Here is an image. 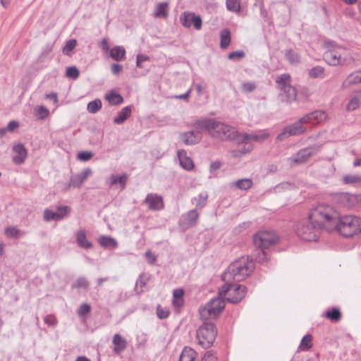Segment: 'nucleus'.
I'll list each match as a JSON object with an SVG mask.
<instances>
[{"label":"nucleus","mask_w":361,"mask_h":361,"mask_svg":"<svg viewBox=\"0 0 361 361\" xmlns=\"http://www.w3.org/2000/svg\"><path fill=\"white\" fill-rule=\"evenodd\" d=\"M169 7L168 2L159 3L156 7V11L154 14L155 18H166L168 16L167 8Z\"/></svg>","instance_id":"obj_33"},{"label":"nucleus","mask_w":361,"mask_h":361,"mask_svg":"<svg viewBox=\"0 0 361 361\" xmlns=\"http://www.w3.org/2000/svg\"><path fill=\"white\" fill-rule=\"evenodd\" d=\"M322 149V145H313L303 148L292 157V161L297 164L305 163L310 157L320 152Z\"/></svg>","instance_id":"obj_10"},{"label":"nucleus","mask_w":361,"mask_h":361,"mask_svg":"<svg viewBox=\"0 0 361 361\" xmlns=\"http://www.w3.org/2000/svg\"><path fill=\"white\" fill-rule=\"evenodd\" d=\"M359 104L360 99L357 97H354L347 104L346 109L348 111H354L359 106Z\"/></svg>","instance_id":"obj_51"},{"label":"nucleus","mask_w":361,"mask_h":361,"mask_svg":"<svg viewBox=\"0 0 361 361\" xmlns=\"http://www.w3.org/2000/svg\"><path fill=\"white\" fill-rule=\"evenodd\" d=\"M236 134V130L228 125L220 123L218 121L215 122L214 131L212 133V137L222 140H233Z\"/></svg>","instance_id":"obj_8"},{"label":"nucleus","mask_w":361,"mask_h":361,"mask_svg":"<svg viewBox=\"0 0 361 361\" xmlns=\"http://www.w3.org/2000/svg\"><path fill=\"white\" fill-rule=\"evenodd\" d=\"M76 240L79 247L84 249H90L93 245L90 242L86 237V232L85 230H80L76 234Z\"/></svg>","instance_id":"obj_23"},{"label":"nucleus","mask_w":361,"mask_h":361,"mask_svg":"<svg viewBox=\"0 0 361 361\" xmlns=\"http://www.w3.org/2000/svg\"><path fill=\"white\" fill-rule=\"evenodd\" d=\"M64 218L63 214H56V212H52L48 209H46L44 211V219L46 221H60Z\"/></svg>","instance_id":"obj_35"},{"label":"nucleus","mask_w":361,"mask_h":361,"mask_svg":"<svg viewBox=\"0 0 361 361\" xmlns=\"http://www.w3.org/2000/svg\"><path fill=\"white\" fill-rule=\"evenodd\" d=\"M300 121L305 126V124L311 123L314 121L312 114L309 113L300 118Z\"/></svg>","instance_id":"obj_64"},{"label":"nucleus","mask_w":361,"mask_h":361,"mask_svg":"<svg viewBox=\"0 0 361 361\" xmlns=\"http://www.w3.org/2000/svg\"><path fill=\"white\" fill-rule=\"evenodd\" d=\"M216 336L217 329L215 325L208 321H204L196 331L197 344L204 349H208L213 345Z\"/></svg>","instance_id":"obj_4"},{"label":"nucleus","mask_w":361,"mask_h":361,"mask_svg":"<svg viewBox=\"0 0 361 361\" xmlns=\"http://www.w3.org/2000/svg\"><path fill=\"white\" fill-rule=\"evenodd\" d=\"M102 108V102L99 99H96L88 103L87 109L91 114H95Z\"/></svg>","instance_id":"obj_38"},{"label":"nucleus","mask_w":361,"mask_h":361,"mask_svg":"<svg viewBox=\"0 0 361 361\" xmlns=\"http://www.w3.org/2000/svg\"><path fill=\"white\" fill-rule=\"evenodd\" d=\"M170 312L166 308H163L160 305L157 307V314L159 319H166L169 316Z\"/></svg>","instance_id":"obj_50"},{"label":"nucleus","mask_w":361,"mask_h":361,"mask_svg":"<svg viewBox=\"0 0 361 361\" xmlns=\"http://www.w3.org/2000/svg\"><path fill=\"white\" fill-rule=\"evenodd\" d=\"M222 311V306L219 308L212 307V303L208 302L204 307L200 309V319L207 321L209 319H216Z\"/></svg>","instance_id":"obj_13"},{"label":"nucleus","mask_w":361,"mask_h":361,"mask_svg":"<svg viewBox=\"0 0 361 361\" xmlns=\"http://www.w3.org/2000/svg\"><path fill=\"white\" fill-rule=\"evenodd\" d=\"M100 245L103 247H111L115 249L118 247V243L114 238L111 236L102 235L99 239Z\"/></svg>","instance_id":"obj_27"},{"label":"nucleus","mask_w":361,"mask_h":361,"mask_svg":"<svg viewBox=\"0 0 361 361\" xmlns=\"http://www.w3.org/2000/svg\"><path fill=\"white\" fill-rule=\"evenodd\" d=\"M312 336L310 334H307L302 338L299 348L302 350H307L312 346Z\"/></svg>","instance_id":"obj_39"},{"label":"nucleus","mask_w":361,"mask_h":361,"mask_svg":"<svg viewBox=\"0 0 361 361\" xmlns=\"http://www.w3.org/2000/svg\"><path fill=\"white\" fill-rule=\"evenodd\" d=\"M105 98L111 105H119L123 102V97L114 90L106 94Z\"/></svg>","instance_id":"obj_31"},{"label":"nucleus","mask_w":361,"mask_h":361,"mask_svg":"<svg viewBox=\"0 0 361 361\" xmlns=\"http://www.w3.org/2000/svg\"><path fill=\"white\" fill-rule=\"evenodd\" d=\"M90 286L89 281L85 277H79L76 281L72 285L73 288H85L87 289Z\"/></svg>","instance_id":"obj_44"},{"label":"nucleus","mask_w":361,"mask_h":361,"mask_svg":"<svg viewBox=\"0 0 361 361\" xmlns=\"http://www.w3.org/2000/svg\"><path fill=\"white\" fill-rule=\"evenodd\" d=\"M245 56V52L243 50L233 51L228 54V59L229 60L241 59Z\"/></svg>","instance_id":"obj_52"},{"label":"nucleus","mask_w":361,"mask_h":361,"mask_svg":"<svg viewBox=\"0 0 361 361\" xmlns=\"http://www.w3.org/2000/svg\"><path fill=\"white\" fill-rule=\"evenodd\" d=\"M314 121L320 122L326 118V114L323 111H314L311 112Z\"/></svg>","instance_id":"obj_54"},{"label":"nucleus","mask_w":361,"mask_h":361,"mask_svg":"<svg viewBox=\"0 0 361 361\" xmlns=\"http://www.w3.org/2000/svg\"><path fill=\"white\" fill-rule=\"evenodd\" d=\"M325 317L331 322H336L341 319V312L338 307H333L325 312Z\"/></svg>","instance_id":"obj_34"},{"label":"nucleus","mask_w":361,"mask_h":361,"mask_svg":"<svg viewBox=\"0 0 361 361\" xmlns=\"http://www.w3.org/2000/svg\"><path fill=\"white\" fill-rule=\"evenodd\" d=\"M92 174V171L90 168L85 169L80 173L73 175L69 182L66 185V189L70 188H79L83 183Z\"/></svg>","instance_id":"obj_12"},{"label":"nucleus","mask_w":361,"mask_h":361,"mask_svg":"<svg viewBox=\"0 0 361 361\" xmlns=\"http://www.w3.org/2000/svg\"><path fill=\"white\" fill-rule=\"evenodd\" d=\"M278 237L270 231H259L253 237V243L256 247L265 250L276 243Z\"/></svg>","instance_id":"obj_7"},{"label":"nucleus","mask_w":361,"mask_h":361,"mask_svg":"<svg viewBox=\"0 0 361 361\" xmlns=\"http://www.w3.org/2000/svg\"><path fill=\"white\" fill-rule=\"evenodd\" d=\"M112 343L114 344V352L117 354L123 351L127 347L126 339L118 334H116L114 336Z\"/></svg>","instance_id":"obj_21"},{"label":"nucleus","mask_w":361,"mask_h":361,"mask_svg":"<svg viewBox=\"0 0 361 361\" xmlns=\"http://www.w3.org/2000/svg\"><path fill=\"white\" fill-rule=\"evenodd\" d=\"M66 75L71 79L76 80L80 75V71L75 66H69L66 68Z\"/></svg>","instance_id":"obj_45"},{"label":"nucleus","mask_w":361,"mask_h":361,"mask_svg":"<svg viewBox=\"0 0 361 361\" xmlns=\"http://www.w3.org/2000/svg\"><path fill=\"white\" fill-rule=\"evenodd\" d=\"M184 291L183 289H176L173 293V305L176 308L179 309L184 304Z\"/></svg>","instance_id":"obj_25"},{"label":"nucleus","mask_w":361,"mask_h":361,"mask_svg":"<svg viewBox=\"0 0 361 361\" xmlns=\"http://www.w3.org/2000/svg\"><path fill=\"white\" fill-rule=\"evenodd\" d=\"M242 88L246 92H251L255 90L256 85L253 82H245L243 84Z\"/></svg>","instance_id":"obj_61"},{"label":"nucleus","mask_w":361,"mask_h":361,"mask_svg":"<svg viewBox=\"0 0 361 361\" xmlns=\"http://www.w3.org/2000/svg\"><path fill=\"white\" fill-rule=\"evenodd\" d=\"M128 178V177L126 173H123L119 176L115 174H112L110 176L111 181L109 185V186H112L114 185L119 184L121 185V190H124L126 188Z\"/></svg>","instance_id":"obj_24"},{"label":"nucleus","mask_w":361,"mask_h":361,"mask_svg":"<svg viewBox=\"0 0 361 361\" xmlns=\"http://www.w3.org/2000/svg\"><path fill=\"white\" fill-rule=\"evenodd\" d=\"M343 182L345 184L355 185L361 183V176L360 175H345L343 178Z\"/></svg>","instance_id":"obj_43"},{"label":"nucleus","mask_w":361,"mask_h":361,"mask_svg":"<svg viewBox=\"0 0 361 361\" xmlns=\"http://www.w3.org/2000/svg\"><path fill=\"white\" fill-rule=\"evenodd\" d=\"M291 77L289 73H283L276 79L278 88L283 92L284 98L283 102L289 104L297 99L298 91L296 88L290 85Z\"/></svg>","instance_id":"obj_5"},{"label":"nucleus","mask_w":361,"mask_h":361,"mask_svg":"<svg viewBox=\"0 0 361 361\" xmlns=\"http://www.w3.org/2000/svg\"><path fill=\"white\" fill-rule=\"evenodd\" d=\"M180 166L187 171H191L194 169V163L192 159L187 156L184 149L178 151L177 153Z\"/></svg>","instance_id":"obj_19"},{"label":"nucleus","mask_w":361,"mask_h":361,"mask_svg":"<svg viewBox=\"0 0 361 361\" xmlns=\"http://www.w3.org/2000/svg\"><path fill=\"white\" fill-rule=\"evenodd\" d=\"M44 322L49 326H56L58 324L57 319L53 314L47 315L44 319Z\"/></svg>","instance_id":"obj_53"},{"label":"nucleus","mask_w":361,"mask_h":361,"mask_svg":"<svg viewBox=\"0 0 361 361\" xmlns=\"http://www.w3.org/2000/svg\"><path fill=\"white\" fill-rule=\"evenodd\" d=\"M225 282V284L219 290L221 296L228 295L227 300L231 303H238L245 298L247 293L246 286Z\"/></svg>","instance_id":"obj_6"},{"label":"nucleus","mask_w":361,"mask_h":361,"mask_svg":"<svg viewBox=\"0 0 361 361\" xmlns=\"http://www.w3.org/2000/svg\"><path fill=\"white\" fill-rule=\"evenodd\" d=\"M324 47L326 50H341L343 47L338 45L336 42L333 40H325L324 42Z\"/></svg>","instance_id":"obj_48"},{"label":"nucleus","mask_w":361,"mask_h":361,"mask_svg":"<svg viewBox=\"0 0 361 361\" xmlns=\"http://www.w3.org/2000/svg\"><path fill=\"white\" fill-rule=\"evenodd\" d=\"M201 361H217V357L214 355L212 350H208L204 355Z\"/></svg>","instance_id":"obj_59"},{"label":"nucleus","mask_w":361,"mask_h":361,"mask_svg":"<svg viewBox=\"0 0 361 361\" xmlns=\"http://www.w3.org/2000/svg\"><path fill=\"white\" fill-rule=\"evenodd\" d=\"M5 235L9 238H18L23 235L25 232L19 229L17 226H8L4 230Z\"/></svg>","instance_id":"obj_29"},{"label":"nucleus","mask_w":361,"mask_h":361,"mask_svg":"<svg viewBox=\"0 0 361 361\" xmlns=\"http://www.w3.org/2000/svg\"><path fill=\"white\" fill-rule=\"evenodd\" d=\"M91 311V306L86 302L82 303L78 309L77 314L79 317H82L88 314Z\"/></svg>","instance_id":"obj_47"},{"label":"nucleus","mask_w":361,"mask_h":361,"mask_svg":"<svg viewBox=\"0 0 361 361\" xmlns=\"http://www.w3.org/2000/svg\"><path fill=\"white\" fill-rule=\"evenodd\" d=\"M236 134L232 141H235L238 144H247L250 140L249 134L247 133H239L236 130Z\"/></svg>","instance_id":"obj_46"},{"label":"nucleus","mask_w":361,"mask_h":361,"mask_svg":"<svg viewBox=\"0 0 361 361\" xmlns=\"http://www.w3.org/2000/svg\"><path fill=\"white\" fill-rule=\"evenodd\" d=\"M145 257L150 264H154L157 261V257L150 250L145 252Z\"/></svg>","instance_id":"obj_63"},{"label":"nucleus","mask_w":361,"mask_h":361,"mask_svg":"<svg viewBox=\"0 0 361 361\" xmlns=\"http://www.w3.org/2000/svg\"><path fill=\"white\" fill-rule=\"evenodd\" d=\"M198 217L199 214L196 209L190 210L182 216V224L187 227L193 226L196 224Z\"/></svg>","instance_id":"obj_20"},{"label":"nucleus","mask_w":361,"mask_h":361,"mask_svg":"<svg viewBox=\"0 0 361 361\" xmlns=\"http://www.w3.org/2000/svg\"><path fill=\"white\" fill-rule=\"evenodd\" d=\"M196 352L191 348L185 347L179 357V361H195Z\"/></svg>","instance_id":"obj_28"},{"label":"nucleus","mask_w":361,"mask_h":361,"mask_svg":"<svg viewBox=\"0 0 361 361\" xmlns=\"http://www.w3.org/2000/svg\"><path fill=\"white\" fill-rule=\"evenodd\" d=\"M345 83H348V85L361 83V71H355L349 75Z\"/></svg>","instance_id":"obj_41"},{"label":"nucleus","mask_w":361,"mask_h":361,"mask_svg":"<svg viewBox=\"0 0 361 361\" xmlns=\"http://www.w3.org/2000/svg\"><path fill=\"white\" fill-rule=\"evenodd\" d=\"M226 4L229 11L238 13L240 11V0H226Z\"/></svg>","instance_id":"obj_40"},{"label":"nucleus","mask_w":361,"mask_h":361,"mask_svg":"<svg viewBox=\"0 0 361 361\" xmlns=\"http://www.w3.org/2000/svg\"><path fill=\"white\" fill-rule=\"evenodd\" d=\"M255 260L261 264L267 262V253L264 251V250L259 249L258 254L255 257Z\"/></svg>","instance_id":"obj_55"},{"label":"nucleus","mask_w":361,"mask_h":361,"mask_svg":"<svg viewBox=\"0 0 361 361\" xmlns=\"http://www.w3.org/2000/svg\"><path fill=\"white\" fill-rule=\"evenodd\" d=\"M180 138L185 145H193L201 141L202 135L195 129L194 130L182 133L180 135Z\"/></svg>","instance_id":"obj_16"},{"label":"nucleus","mask_w":361,"mask_h":361,"mask_svg":"<svg viewBox=\"0 0 361 361\" xmlns=\"http://www.w3.org/2000/svg\"><path fill=\"white\" fill-rule=\"evenodd\" d=\"M255 269V264L252 258L249 256H243L232 262L225 271L221 279L224 281L230 282L231 279L239 282L248 277Z\"/></svg>","instance_id":"obj_2"},{"label":"nucleus","mask_w":361,"mask_h":361,"mask_svg":"<svg viewBox=\"0 0 361 361\" xmlns=\"http://www.w3.org/2000/svg\"><path fill=\"white\" fill-rule=\"evenodd\" d=\"M216 121L212 118L197 119L193 122L192 126L195 128L196 131L202 134L203 130L207 131L211 136L214 131Z\"/></svg>","instance_id":"obj_15"},{"label":"nucleus","mask_w":361,"mask_h":361,"mask_svg":"<svg viewBox=\"0 0 361 361\" xmlns=\"http://www.w3.org/2000/svg\"><path fill=\"white\" fill-rule=\"evenodd\" d=\"M144 202L148 206L149 210L159 211L164 208L162 197L154 193L148 194Z\"/></svg>","instance_id":"obj_14"},{"label":"nucleus","mask_w":361,"mask_h":361,"mask_svg":"<svg viewBox=\"0 0 361 361\" xmlns=\"http://www.w3.org/2000/svg\"><path fill=\"white\" fill-rule=\"evenodd\" d=\"M340 50H326L323 57L324 61L331 66H337L341 63V54Z\"/></svg>","instance_id":"obj_18"},{"label":"nucleus","mask_w":361,"mask_h":361,"mask_svg":"<svg viewBox=\"0 0 361 361\" xmlns=\"http://www.w3.org/2000/svg\"><path fill=\"white\" fill-rule=\"evenodd\" d=\"M345 238H352L361 233V218L353 215H345L339 217L337 214L336 221L332 226Z\"/></svg>","instance_id":"obj_3"},{"label":"nucleus","mask_w":361,"mask_h":361,"mask_svg":"<svg viewBox=\"0 0 361 361\" xmlns=\"http://www.w3.org/2000/svg\"><path fill=\"white\" fill-rule=\"evenodd\" d=\"M306 130V127L298 119L296 122L284 127L282 131L277 135L276 140L283 141L288 137L301 135Z\"/></svg>","instance_id":"obj_9"},{"label":"nucleus","mask_w":361,"mask_h":361,"mask_svg":"<svg viewBox=\"0 0 361 361\" xmlns=\"http://www.w3.org/2000/svg\"><path fill=\"white\" fill-rule=\"evenodd\" d=\"M71 212V208L68 206H59L57 207V212H56V214H63L64 217Z\"/></svg>","instance_id":"obj_62"},{"label":"nucleus","mask_w":361,"mask_h":361,"mask_svg":"<svg viewBox=\"0 0 361 361\" xmlns=\"http://www.w3.org/2000/svg\"><path fill=\"white\" fill-rule=\"evenodd\" d=\"M13 151L16 154L13 157V161L16 164L20 165L24 163L27 156V152L22 143H18L13 147Z\"/></svg>","instance_id":"obj_17"},{"label":"nucleus","mask_w":361,"mask_h":361,"mask_svg":"<svg viewBox=\"0 0 361 361\" xmlns=\"http://www.w3.org/2000/svg\"><path fill=\"white\" fill-rule=\"evenodd\" d=\"M285 57L292 65L298 64L300 62V54L293 49L286 50Z\"/></svg>","instance_id":"obj_32"},{"label":"nucleus","mask_w":361,"mask_h":361,"mask_svg":"<svg viewBox=\"0 0 361 361\" xmlns=\"http://www.w3.org/2000/svg\"><path fill=\"white\" fill-rule=\"evenodd\" d=\"M77 45V40L75 39H69L66 42V45L63 48V54L69 56L72 51L75 49Z\"/></svg>","instance_id":"obj_42"},{"label":"nucleus","mask_w":361,"mask_h":361,"mask_svg":"<svg viewBox=\"0 0 361 361\" xmlns=\"http://www.w3.org/2000/svg\"><path fill=\"white\" fill-rule=\"evenodd\" d=\"M231 39V31L227 28L223 29L220 33V47L223 49H227Z\"/></svg>","instance_id":"obj_26"},{"label":"nucleus","mask_w":361,"mask_h":361,"mask_svg":"<svg viewBox=\"0 0 361 361\" xmlns=\"http://www.w3.org/2000/svg\"><path fill=\"white\" fill-rule=\"evenodd\" d=\"M180 21L185 27H190L193 25L197 30L202 28V20L201 17L195 15L193 12H184L180 18Z\"/></svg>","instance_id":"obj_11"},{"label":"nucleus","mask_w":361,"mask_h":361,"mask_svg":"<svg viewBox=\"0 0 361 361\" xmlns=\"http://www.w3.org/2000/svg\"><path fill=\"white\" fill-rule=\"evenodd\" d=\"M92 157V153L87 151H82L78 153V158L81 161H88Z\"/></svg>","instance_id":"obj_58"},{"label":"nucleus","mask_w":361,"mask_h":361,"mask_svg":"<svg viewBox=\"0 0 361 361\" xmlns=\"http://www.w3.org/2000/svg\"><path fill=\"white\" fill-rule=\"evenodd\" d=\"M207 200V195H204L203 194H200L198 195V198L197 200V203H196L197 208L202 209V207H204V205L206 204Z\"/></svg>","instance_id":"obj_57"},{"label":"nucleus","mask_w":361,"mask_h":361,"mask_svg":"<svg viewBox=\"0 0 361 361\" xmlns=\"http://www.w3.org/2000/svg\"><path fill=\"white\" fill-rule=\"evenodd\" d=\"M308 74L311 78H324V68L319 66H314L309 71Z\"/></svg>","instance_id":"obj_36"},{"label":"nucleus","mask_w":361,"mask_h":361,"mask_svg":"<svg viewBox=\"0 0 361 361\" xmlns=\"http://www.w3.org/2000/svg\"><path fill=\"white\" fill-rule=\"evenodd\" d=\"M126 50L123 47L116 46L110 51V56L117 61H121L125 58Z\"/></svg>","instance_id":"obj_30"},{"label":"nucleus","mask_w":361,"mask_h":361,"mask_svg":"<svg viewBox=\"0 0 361 361\" xmlns=\"http://www.w3.org/2000/svg\"><path fill=\"white\" fill-rule=\"evenodd\" d=\"M209 302L210 303H212V307L215 308H219L222 306V310L224 309L226 305L224 300L220 298H213Z\"/></svg>","instance_id":"obj_56"},{"label":"nucleus","mask_w":361,"mask_h":361,"mask_svg":"<svg viewBox=\"0 0 361 361\" xmlns=\"http://www.w3.org/2000/svg\"><path fill=\"white\" fill-rule=\"evenodd\" d=\"M234 185L238 189L247 190L252 186V181L250 178H243L236 180Z\"/></svg>","instance_id":"obj_37"},{"label":"nucleus","mask_w":361,"mask_h":361,"mask_svg":"<svg viewBox=\"0 0 361 361\" xmlns=\"http://www.w3.org/2000/svg\"><path fill=\"white\" fill-rule=\"evenodd\" d=\"M298 94L300 97L306 99L310 96L311 92L308 87H302L300 88Z\"/></svg>","instance_id":"obj_60"},{"label":"nucleus","mask_w":361,"mask_h":361,"mask_svg":"<svg viewBox=\"0 0 361 361\" xmlns=\"http://www.w3.org/2000/svg\"><path fill=\"white\" fill-rule=\"evenodd\" d=\"M269 136V134L267 132H263L259 135L257 134H249L250 140H254L256 142H263L267 140Z\"/></svg>","instance_id":"obj_49"},{"label":"nucleus","mask_w":361,"mask_h":361,"mask_svg":"<svg viewBox=\"0 0 361 361\" xmlns=\"http://www.w3.org/2000/svg\"><path fill=\"white\" fill-rule=\"evenodd\" d=\"M132 109L130 106L123 107L118 112L117 116L114 118V123L116 125L123 123L131 115Z\"/></svg>","instance_id":"obj_22"},{"label":"nucleus","mask_w":361,"mask_h":361,"mask_svg":"<svg viewBox=\"0 0 361 361\" xmlns=\"http://www.w3.org/2000/svg\"><path fill=\"white\" fill-rule=\"evenodd\" d=\"M336 217L337 212L332 207L319 204L310 210L307 219L296 224V233L304 240L316 241L323 228L332 230Z\"/></svg>","instance_id":"obj_1"}]
</instances>
